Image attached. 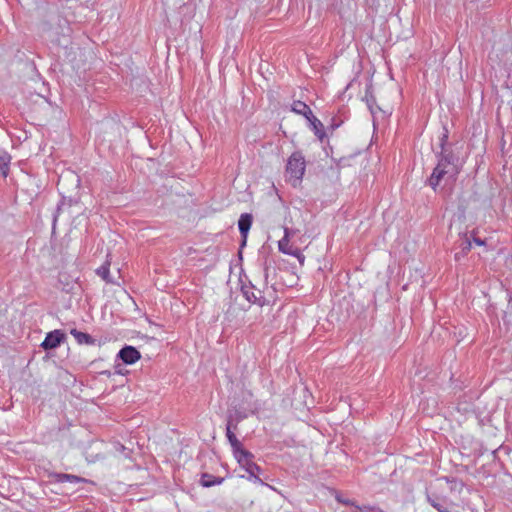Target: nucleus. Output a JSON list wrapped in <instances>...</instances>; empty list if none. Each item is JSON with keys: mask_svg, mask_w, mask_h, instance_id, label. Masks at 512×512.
Returning <instances> with one entry per match:
<instances>
[{"mask_svg": "<svg viewBox=\"0 0 512 512\" xmlns=\"http://www.w3.org/2000/svg\"><path fill=\"white\" fill-rule=\"evenodd\" d=\"M440 151L436 152L437 165L433 169L427 184L434 190H437L441 181H456L460 174L463 162L455 153L453 145L448 143V131L445 129L439 138Z\"/></svg>", "mask_w": 512, "mask_h": 512, "instance_id": "nucleus-1", "label": "nucleus"}, {"mask_svg": "<svg viewBox=\"0 0 512 512\" xmlns=\"http://www.w3.org/2000/svg\"><path fill=\"white\" fill-rule=\"evenodd\" d=\"M306 170L305 157L301 151L293 152L287 160L285 174L287 180L293 187H297L304 176Z\"/></svg>", "mask_w": 512, "mask_h": 512, "instance_id": "nucleus-2", "label": "nucleus"}, {"mask_svg": "<svg viewBox=\"0 0 512 512\" xmlns=\"http://www.w3.org/2000/svg\"><path fill=\"white\" fill-rule=\"evenodd\" d=\"M234 457L240 467L248 473V480L254 483L263 484V481L259 477L261 468L254 462V455L250 451L245 449L234 455Z\"/></svg>", "mask_w": 512, "mask_h": 512, "instance_id": "nucleus-3", "label": "nucleus"}, {"mask_svg": "<svg viewBox=\"0 0 512 512\" xmlns=\"http://www.w3.org/2000/svg\"><path fill=\"white\" fill-rule=\"evenodd\" d=\"M241 292L244 298L251 304H256L260 307L268 304V301L263 295V291L257 288L251 282H249V284H242Z\"/></svg>", "mask_w": 512, "mask_h": 512, "instance_id": "nucleus-4", "label": "nucleus"}, {"mask_svg": "<svg viewBox=\"0 0 512 512\" xmlns=\"http://www.w3.org/2000/svg\"><path fill=\"white\" fill-rule=\"evenodd\" d=\"M65 340V334L61 330H53L47 333L41 347L44 350L57 348Z\"/></svg>", "mask_w": 512, "mask_h": 512, "instance_id": "nucleus-5", "label": "nucleus"}, {"mask_svg": "<svg viewBox=\"0 0 512 512\" xmlns=\"http://www.w3.org/2000/svg\"><path fill=\"white\" fill-rule=\"evenodd\" d=\"M117 357L124 364L132 365L141 358V354L134 346L126 345L118 352Z\"/></svg>", "mask_w": 512, "mask_h": 512, "instance_id": "nucleus-6", "label": "nucleus"}, {"mask_svg": "<svg viewBox=\"0 0 512 512\" xmlns=\"http://www.w3.org/2000/svg\"><path fill=\"white\" fill-rule=\"evenodd\" d=\"M226 437L232 447L233 455L238 454L240 451L245 450L241 442L237 439L234 431L231 430V418L228 419L226 425Z\"/></svg>", "mask_w": 512, "mask_h": 512, "instance_id": "nucleus-7", "label": "nucleus"}, {"mask_svg": "<svg viewBox=\"0 0 512 512\" xmlns=\"http://www.w3.org/2000/svg\"><path fill=\"white\" fill-rule=\"evenodd\" d=\"M458 248L459 251L455 252V260L459 261L461 258L465 257L472 248V242L467 235H464L460 238Z\"/></svg>", "mask_w": 512, "mask_h": 512, "instance_id": "nucleus-8", "label": "nucleus"}, {"mask_svg": "<svg viewBox=\"0 0 512 512\" xmlns=\"http://www.w3.org/2000/svg\"><path fill=\"white\" fill-rule=\"evenodd\" d=\"M252 225V216L248 213H244L240 216L238 220V228L241 236L243 237V243H245L247 234Z\"/></svg>", "mask_w": 512, "mask_h": 512, "instance_id": "nucleus-9", "label": "nucleus"}, {"mask_svg": "<svg viewBox=\"0 0 512 512\" xmlns=\"http://www.w3.org/2000/svg\"><path fill=\"white\" fill-rule=\"evenodd\" d=\"M51 478L57 482V483H64V482H70V483H80V482H86V479L79 477L77 475L73 474H65V473H53L51 475Z\"/></svg>", "mask_w": 512, "mask_h": 512, "instance_id": "nucleus-10", "label": "nucleus"}, {"mask_svg": "<svg viewBox=\"0 0 512 512\" xmlns=\"http://www.w3.org/2000/svg\"><path fill=\"white\" fill-rule=\"evenodd\" d=\"M70 334L75 338L76 342L80 345H95L96 339L85 332L78 331L77 329H71Z\"/></svg>", "mask_w": 512, "mask_h": 512, "instance_id": "nucleus-11", "label": "nucleus"}, {"mask_svg": "<svg viewBox=\"0 0 512 512\" xmlns=\"http://www.w3.org/2000/svg\"><path fill=\"white\" fill-rule=\"evenodd\" d=\"M223 481V478L216 477L209 473H203L200 479V483L203 487H212L215 485H220Z\"/></svg>", "mask_w": 512, "mask_h": 512, "instance_id": "nucleus-12", "label": "nucleus"}, {"mask_svg": "<svg viewBox=\"0 0 512 512\" xmlns=\"http://www.w3.org/2000/svg\"><path fill=\"white\" fill-rule=\"evenodd\" d=\"M346 505H352L355 507V512H385L383 509H381L378 506H372V505H363L359 506L356 505L353 501L345 500L342 501Z\"/></svg>", "mask_w": 512, "mask_h": 512, "instance_id": "nucleus-13", "label": "nucleus"}, {"mask_svg": "<svg viewBox=\"0 0 512 512\" xmlns=\"http://www.w3.org/2000/svg\"><path fill=\"white\" fill-rule=\"evenodd\" d=\"M428 503L435 508L438 512H450L447 507L440 501L437 496H432L429 493L426 494Z\"/></svg>", "mask_w": 512, "mask_h": 512, "instance_id": "nucleus-14", "label": "nucleus"}, {"mask_svg": "<svg viewBox=\"0 0 512 512\" xmlns=\"http://www.w3.org/2000/svg\"><path fill=\"white\" fill-rule=\"evenodd\" d=\"M309 126L314 131L315 135L322 141L326 136L322 122L318 118H313V123Z\"/></svg>", "mask_w": 512, "mask_h": 512, "instance_id": "nucleus-15", "label": "nucleus"}, {"mask_svg": "<svg viewBox=\"0 0 512 512\" xmlns=\"http://www.w3.org/2000/svg\"><path fill=\"white\" fill-rule=\"evenodd\" d=\"M11 157L10 155L3 149H0V169L3 171V174L6 175V171L9 168Z\"/></svg>", "mask_w": 512, "mask_h": 512, "instance_id": "nucleus-16", "label": "nucleus"}, {"mask_svg": "<svg viewBox=\"0 0 512 512\" xmlns=\"http://www.w3.org/2000/svg\"><path fill=\"white\" fill-rule=\"evenodd\" d=\"M296 248L297 247H293L292 245H290L289 240H287V239H281L278 242V249L283 254H286V255L293 254V251Z\"/></svg>", "mask_w": 512, "mask_h": 512, "instance_id": "nucleus-17", "label": "nucleus"}, {"mask_svg": "<svg viewBox=\"0 0 512 512\" xmlns=\"http://www.w3.org/2000/svg\"><path fill=\"white\" fill-rule=\"evenodd\" d=\"M96 273L107 283H114V281L110 278L109 264H104L99 267L96 270Z\"/></svg>", "mask_w": 512, "mask_h": 512, "instance_id": "nucleus-18", "label": "nucleus"}, {"mask_svg": "<svg viewBox=\"0 0 512 512\" xmlns=\"http://www.w3.org/2000/svg\"><path fill=\"white\" fill-rule=\"evenodd\" d=\"M308 105L305 102L302 101H294L292 104V111L298 115L305 114V111H307Z\"/></svg>", "mask_w": 512, "mask_h": 512, "instance_id": "nucleus-19", "label": "nucleus"}, {"mask_svg": "<svg viewBox=\"0 0 512 512\" xmlns=\"http://www.w3.org/2000/svg\"><path fill=\"white\" fill-rule=\"evenodd\" d=\"M235 312H236V308L233 307L232 305H230L224 314V318L227 321H232L235 318Z\"/></svg>", "mask_w": 512, "mask_h": 512, "instance_id": "nucleus-20", "label": "nucleus"}, {"mask_svg": "<svg viewBox=\"0 0 512 512\" xmlns=\"http://www.w3.org/2000/svg\"><path fill=\"white\" fill-rule=\"evenodd\" d=\"M290 256H293L295 258H297V260L299 261V263L301 265L304 264V261H305V256L303 255V253L300 251V249L296 248L294 251H293V254H290Z\"/></svg>", "mask_w": 512, "mask_h": 512, "instance_id": "nucleus-21", "label": "nucleus"}, {"mask_svg": "<svg viewBox=\"0 0 512 512\" xmlns=\"http://www.w3.org/2000/svg\"><path fill=\"white\" fill-rule=\"evenodd\" d=\"M366 101H367V105L371 111L372 114H374V110H373V104L375 103V99L373 96H366Z\"/></svg>", "mask_w": 512, "mask_h": 512, "instance_id": "nucleus-22", "label": "nucleus"}, {"mask_svg": "<svg viewBox=\"0 0 512 512\" xmlns=\"http://www.w3.org/2000/svg\"><path fill=\"white\" fill-rule=\"evenodd\" d=\"M295 231L289 228H284V236L282 239L290 240V237L293 236Z\"/></svg>", "mask_w": 512, "mask_h": 512, "instance_id": "nucleus-23", "label": "nucleus"}, {"mask_svg": "<svg viewBox=\"0 0 512 512\" xmlns=\"http://www.w3.org/2000/svg\"><path fill=\"white\" fill-rule=\"evenodd\" d=\"M312 115H313V113L309 106L307 108V111H305V114H302V116H304L306 119L309 117H312Z\"/></svg>", "mask_w": 512, "mask_h": 512, "instance_id": "nucleus-24", "label": "nucleus"}, {"mask_svg": "<svg viewBox=\"0 0 512 512\" xmlns=\"http://www.w3.org/2000/svg\"><path fill=\"white\" fill-rule=\"evenodd\" d=\"M474 242H475L477 245H479V246H481V245H484V244H485V243H484V241H483V240H481V239H479V238H474Z\"/></svg>", "mask_w": 512, "mask_h": 512, "instance_id": "nucleus-25", "label": "nucleus"}, {"mask_svg": "<svg viewBox=\"0 0 512 512\" xmlns=\"http://www.w3.org/2000/svg\"><path fill=\"white\" fill-rule=\"evenodd\" d=\"M237 429V423H233V420L231 419V430L234 431Z\"/></svg>", "mask_w": 512, "mask_h": 512, "instance_id": "nucleus-26", "label": "nucleus"}, {"mask_svg": "<svg viewBox=\"0 0 512 512\" xmlns=\"http://www.w3.org/2000/svg\"><path fill=\"white\" fill-rule=\"evenodd\" d=\"M264 272H265V278L267 279V277H268V266L266 264L264 266Z\"/></svg>", "mask_w": 512, "mask_h": 512, "instance_id": "nucleus-27", "label": "nucleus"}, {"mask_svg": "<svg viewBox=\"0 0 512 512\" xmlns=\"http://www.w3.org/2000/svg\"><path fill=\"white\" fill-rule=\"evenodd\" d=\"M313 118H316V117L314 115H312V117L307 118L309 125L313 123Z\"/></svg>", "mask_w": 512, "mask_h": 512, "instance_id": "nucleus-28", "label": "nucleus"}, {"mask_svg": "<svg viewBox=\"0 0 512 512\" xmlns=\"http://www.w3.org/2000/svg\"><path fill=\"white\" fill-rule=\"evenodd\" d=\"M444 479L447 483L455 481V479H450L449 477H444Z\"/></svg>", "mask_w": 512, "mask_h": 512, "instance_id": "nucleus-29", "label": "nucleus"}]
</instances>
